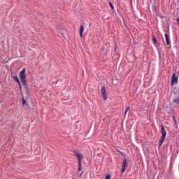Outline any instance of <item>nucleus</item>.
Instances as JSON below:
<instances>
[{"instance_id": "obj_1", "label": "nucleus", "mask_w": 179, "mask_h": 179, "mask_svg": "<svg viewBox=\"0 0 179 179\" xmlns=\"http://www.w3.org/2000/svg\"><path fill=\"white\" fill-rule=\"evenodd\" d=\"M19 76L22 86H26V69H22Z\"/></svg>"}, {"instance_id": "obj_2", "label": "nucleus", "mask_w": 179, "mask_h": 179, "mask_svg": "<svg viewBox=\"0 0 179 179\" xmlns=\"http://www.w3.org/2000/svg\"><path fill=\"white\" fill-rule=\"evenodd\" d=\"M161 133H162V136H161V138L159 139V148H161L162 147V145H163V142L166 138V129H164V127L163 126H162V128H161Z\"/></svg>"}, {"instance_id": "obj_3", "label": "nucleus", "mask_w": 179, "mask_h": 179, "mask_svg": "<svg viewBox=\"0 0 179 179\" xmlns=\"http://www.w3.org/2000/svg\"><path fill=\"white\" fill-rule=\"evenodd\" d=\"M178 82V77L176 76V73H174L171 76V85H175Z\"/></svg>"}, {"instance_id": "obj_4", "label": "nucleus", "mask_w": 179, "mask_h": 179, "mask_svg": "<svg viewBox=\"0 0 179 179\" xmlns=\"http://www.w3.org/2000/svg\"><path fill=\"white\" fill-rule=\"evenodd\" d=\"M125 170H127V159H124L122 162V173H125Z\"/></svg>"}, {"instance_id": "obj_5", "label": "nucleus", "mask_w": 179, "mask_h": 179, "mask_svg": "<svg viewBox=\"0 0 179 179\" xmlns=\"http://www.w3.org/2000/svg\"><path fill=\"white\" fill-rule=\"evenodd\" d=\"M74 153L76 156V157H78V163H80V160H82V159H83V156H82V153L79 152H76L74 151Z\"/></svg>"}, {"instance_id": "obj_6", "label": "nucleus", "mask_w": 179, "mask_h": 179, "mask_svg": "<svg viewBox=\"0 0 179 179\" xmlns=\"http://www.w3.org/2000/svg\"><path fill=\"white\" fill-rule=\"evenodd\" d=\"M101 96H102L103 100L106 101L107 99V97H106V87H101Z\"/></svg>"}, {"instance_id": "obj_7", "label": "nucleus", "mask_w": 179, "mask_h": 179, "mask_svg": "<svg viewBox=\"0 0 179 179\" xmlns=\"http://www.w3.org/2000/svg\"><path fill=\"white\" fill-rule=\"evenodd\" d=\"M83 31H84L83 25H80V37H82V36L83 34Z\"/></svg>"}, {"instance_id": "obj_8", "label": "nucleus", "mask_w": 179, "mask_h": 179, "mask_svg": "<svg viewBox=\"0 0 179 179\" xmlns=\"http://www.w3.org/2000/svg\"><path fill=\"white\" fill-rule=\"evenodd\" d=\"M165 38H166V44L167 45H169V44H170V39L169 38V36L167 35V34H165Z\"/></svg>"}, {"instance_id": "obj_9", "label": "nucleus", "mask_w": 179, "mask_h": 179, "mask_svg": "<svg viewBox=\"0 0 179 179\" xmlns=\"http://www.w3.org/2000/svg\"><path fill=\"white\" fill-rule=\"evenodd\" d=\"M13 79H14V80L17 82L18 85H20V81H19V78H17V76H14Z\"/></svg>"}, {"instance_id": "obj_10", "label": "nucleus", "mask_w": 179, "mask_h": 179, "mask_svg": "<svg viewBox=\"0 0 179 179\" xmlns=\"http://www.w3.org/2000/svg\"><path fill=\"white\" fill-rule=\"evenodd\" d=\"M173 103H179V96H177L173 99Z\"/></svg>"}, {"instance_id": "obj_11", "label": "nucleus", "mask_w": 179, "mask_h": 179, "mask_svg": "<svg viewBox=\"0 0 179 179\" xmlns=\"http://www.w3.org/2000/svg\"><path fill=\"white\" fill-rule=\"evenodd\" d=\"M152 41L154 44H157V41L156 40V37H155V36L152 37Z\"/></svg>"}, {"instance_id": "obj_12", "label": "nucleus", "mask_w": 179, "mask_h": 179, "mask_svg": "<svg viewBox=\"0 0 179 179\" xmlns=\"http://www.w3.org/2000/svg\"><path fill=\"white\" fill-rule=\"evenodd\" d=\"M129 111V106H127L125 109L124 115H127V113Z\"/></svg>"}, {"instance_id": "obj_13", "label": "nucleus", "mask_w": 179, "mask_h": 179, "mask_svg": "<svg viewBox=\"0 0 179 179\" xmlns=\"http://www.w3.org/2000/svg\"><path fill=\"white\" fill-rule=\"evenodd\" d=\"M82 170V165L80 162H78V171H80Z\"/></svg>"}, {"instance_id": "obj_14", "label": "nucleus", "mask_w": 179, "mask_h": 179, "mask_svg": "<svg viewBox=\"0 0 179 179\" xmlns=\"http://www.w3.org/2000/svg\"><path fill=\"white\" fill-rule=\"evenodd\" d=\"M22 106H24V104H26V100H24V97H22Z\"/></svg>"}, {"instance_id": "obj_15", "label": "nucleus", "mask_w": 179, "mask_h": 179, "mask_svg": "<svg viewBox=\"0 0 179 179\" xmlns=\"http://www.w3.org/2000/svg\"><path fill=\"white\" fill-rule=\"evenodd\" d=\"M110 178H111V176L110 175H106L105 176V179H110Z\"/></svg>"}, {"instance_id": "obj_16", "label": "nucleus", "mask_w": 179, "mask_h": 179, "mask_svg": "<svg viewBox=\"0 0 179 179\" xmlns=\"http://www.w3.org/2000/svg\"><path fill=\"white\" fill-rule=\"evenodd\" d=\"M109 5H110L111 9H114V6H113V3L111 2H109Z\"/></svg>"}, {"instance_id": "obj_17", "label": "nucleus", "mask_w": 179, "mask_h": 179, "mask_svg": "<svg viewBox=\"0 0 179 179\" xmlns=\"http://www.w3.org/2000/svg\"><path fill=\"white\" fill-rule=\"evenodd\" d=\"M19 86H20V89H22V85H20V83L19 84Z\"/></svg>"}]
</instances>
